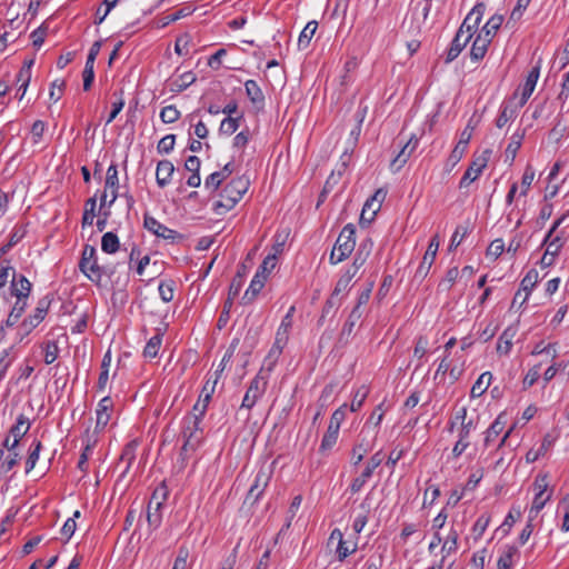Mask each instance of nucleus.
Segmentation results:
<instances>
[{"mask_svg": "<svg viewBox=\"0 0 569 569\" xmlns=\"http://www.w3.org/2000/svg\"><path fill=\"white\" fill-rule=\"evenodd\" d=\"M249 186V178L244 176L237 177L228 182L220 193L221 199L214 203V212L217 214H223L231 210L248 191Z\"/></svg>", "mask_w": 569, "mask_h": 569, "instance_id": "nucleus-1", "label": "nucleus"}, {"mask_svg": "<svg viewBox=\"0 0 569 569\" xmlns=\"http://www.w3.org/2000/svg\"><path fill=\"white\" fill-rule=\"evenodd\" d=\"M355 234L356 228L352 223H348L342 228L330 253V262L332 264L343 261L355 250Z\"/></svg>", "mask_w": 569, "mask_h": 569, "instance_id": "nucleus-2", "label": "nucleus"}, {"mask_svg": "<svg viewBox=\"0 0 569 569\" xmlns=\"http://www.w3.org/2000/svg\"><path fill=\"white\" fill-rule=\"evenodd\" d=\"M96 253L97 251L93 246L86 244L82 250L79 268L92 282L99 283L106 271L103 267L98 264Z\"/></svg>", "mask_w": 569, "mask_h": 569, "instance_id": "nucleus-3", "label": "nucleus"}, {"mask_svg": "<svg viewBox=\"0 0 569 569\" xmlns=\"http://www.w3.org/2000/svg\"><path fill=\"white\" fill-rule=\"evenodd\" d=\"M346 408L347 405H343L332 413L328 429L321 440L319 448L320 452H326L336 445L339 436L340 425L346 418Z\"/></svg>", "mask_w": 569, "mask_h": 569, "instance_id": "nucleus-4", "label": "nucleus"}, {"mask_svg": "<svg viewBox=\"0 0 569 569\" xmlns=\"http://www.w3.org/2000/svg\"><path fill=\"white\" fill-rule=\"evenodd\" d=\"M267 385L268 376H264L261 371L258 372L257 376L251 380L249 388L244 393L241 408H246L248 410L252 409L257 401L266 392Z\"/></svg>", "mask_w": 569, "mask_h": 569, "instance_id": "nucleus-5", "label": "nucleus"}, {"mask_svg": "<svg viewBox=\"0 0 569 569\" xmlns=\"http://www.w3.org/2000/svg\"><path fill=\"white\" fill-rule=\"evenodd\" d=\"M143 227L152 234L157 236L158 238L168 240L171 243H174L183 239L182 234L162 224L156 218L148 213H146L143 217Z\"/></svg>", "mask_w": 569, "mask_h": 569, "instance_id": "nucleus-6", "label": "nucleus"}, {"mask_svg": "<svg viewBox=\"0 0 569 569\" xmlns=\"http://www.w3.org/2000/svg\"><path fill=\"white\" fill-rule=\"evenodd\" d=\"M386 196L387 191L383 189H378L373 196L365 202L360 214V226H368L373 221L377 212L381 208V203L386 199Z\"/></svg>", "mask_w": 569, "mask_h": 569, "instance_id": "nucleus-7", "label": "nucleus"}, {"mask_svg": "<svg viewBox=\"0 0 569 569\" xmlns=\"http://www.w3.org/2000/svg\"><path fill=\"white\" fill-rule=\"evenodd\" d=\"M491 151L485 150L483 153L479 157H477L471 164L466 170L465 174L462 176L459 188H467L471 182L478 179V177L481 174L482 170L487 167V163L489 161Z\"/></svg>", "mask_w": 569, "mask_h": 569, "instance_id": "nucleus-8", "label": "nucleus"}, {"mask_svg": "<svg viewBox=\"0 0 569 569\" xmlns=\"http://www.w3.org/2000/svg\"><path fill=\"white\" fill-rule=\"evenodd\" d=\"M50 303L51 299L49 296H46L38 301L34 313L26 318L21 323V329L24 331V335H29L44 319Z\"/></svg>", "mask_w": 569, "mask_h": 569, "instance_id": "nucleus-9", "label": "nucleus"}, {"mask_svg": "<svg viewBox=\"0 0 569 569\" xmlns=\"http://www.w3.org/2000/svg\"><path fill=\"white\" fill-rule=\"evenodd\" d=\"M439 237L438 234L433 236L429 242V246L425 252L422 261L420 262L415 277L425 279L430 271L431 266L435 262L438 249H439Z\"/></svg>", "mask_w": 569, "mask_h": 569, "instance_id": "nucleus-10", "label": "nucleus"}, {"mask_svg": "<svg viewBox=\"0 0 569 569\" xmlns=\"http://www.w3.org/2000/svg\"><path fill=\"white\" fill-rule=\"evenodd\" d=\"M567 218V214L561 216L558 218L548 233L546 234L542 244H547V254H550L552 257H556L559 252V250L563 246V241L560 234H557L553 237L555 231L558 229V227L565 221Z\"/></svg>", "mask_w": 569, "mask_h": 569, "instance_id": "nucleus-11", "label": "nucleus"}, {"mask_svg": "<svg viewBox=\"0 0 569 569\" xmlns=\"http://www.w3.org/2000/svg\"><path fill=\"white\" fill-rule=\"evenodd\" d=\"M471 38L472 37L470 36V33L465 32V29H458L455 38L451 41L449 49L447 50L445 62L450 63L456 58H458V56L466 48Z\"/></svg>", "mask_w": 569, "mask_h": 569, "instance_id": "nucleus-12", "label": "nucleus"}, {"mask_svg": "<svg viewBox=\"0 0 569 569\" xmlns=\"http://www.w3.org/2000/svg\"><path fill=\"white\" fill-rule=\"evenodd\" d=\"M485 11L486 4L483 2H478L467 14L459 29H465V32L470 33L472 37L481 22Z\"/></svg>", "mask_w": 569, "mask_h": 569, "instance_id": "nucleus-13", "label": "nucleus"}, {"mask_svg": "<svg viewBox=\"0 0 569 569\" xmlns=\"http://www.w3.org/2000/svg\"><path fill=\"white\" fill-rule=\"evenodd\" d=\"M269 479H270V475L268 472H266L264 470L260 469L257 472V475L254 477V481L248 491V495L246 497V502L250 501L251 503H256L259 500L260 496L263 493Z\"/></svg>", "mask_w": 569, "mask_h": 569, "instance_id": "nucleus-14", "label": "nucleus"}, {"mask_svg": "<svg viewBox=\"0 0 569 569\" xmlns=\"http://www.w3.org/2000/svg\"><path fill=\"white\" fill-rule=\"evenodd\" d=\"M31 282L23 274L17 276L16 272H13L10 291L11 295L17 298V300L27 302L31 292Z\"/></svg>", "mask_w": 569, "mask_h": 569, "instance_id": "nucleus-15", "label": "nucleus"}, {"mask_svg": "<svg viewBox=\"0 0 569 569\" xmlns=\"http://www.w3.org/2000/svg\"><path fill=\"white\" fill-rule=\"evenodd\" d=\"M418 144V140L415 139L413 141V138H410L400 149V151L397 153V156L395 157V159L391 161L390 163V168L393 170V171H399L405 164L406 162L408 161V159L410 158L412 151L416 149Z\"/></svg>", "mask_w": 569, "mask_h": 569, "instance_id": "nucleus-16", "label": "nucleus"}, {"mask_svg": "<svg viewBox=\"0 0 569 569\" xmlns=\"http://www.w3.org/2000/svg\"><path fill=\"white\" fill-rule=\"evenodd\" d=\"M104 187H106V189L111 190V199L109 200V203H108V207L111 208V206L114 203V201L118 199V197H120L118 168H117V164H114V163H111L107 170Z\"/></svg>", "mask_w": 569, "mask_h": 569, "instance_id": "nucleus-17", "label": "nucleus"}, {"mask_svg": "<svg viewBox=\"0 0 569 569\" xmlns=\"http://www.w3.org/2000/svg\"><path fill=\"white\" fill-rule=\"evenodd\" d=\"M473 128L468 124L461 132L460 139L449 156V160L456 164L462 158L467 146L471 139Z\"/></svg>", "mask_w": 569, "mask_h": 569, "instance_id": "nucleus-18", "label": "nucleus"}, {"mask_svg": "<svg viewBox=\"0 0 569 569\" xmlns=\"http://www.w3.org/2000/svg\"><path fill=\"white\" fill-rule=\"evenodd\" d=\"M113 402L110 397L102 398L97 408V422L96 430H102L110 420V411L112 410Z\"/></svg>", "mask_w": 569, "mask_h": 569, "instance_id": "nucleus-19", "label": "nucleus"}, {"mask_svg": "<svg viewBox=\"0 0 569 569\" xmlns=\"http://www.w3.org/2000/svg\"><path fill=\"white\" fill-rule=\"evenodd\" d=\"M539 73H540V68L537 66V67H533L528 76H527V79H526V82L522 87V90H521V98H520V101H519V107H523L526 104V102L528 101V99L530 98V96L532 94L535 88H536V84H537V81H538V78H539Z\"/></svg>", "mask_w": 569, "mask_h": 569, "instance_id": "nucleus-20", "label": "nucleus"}, {"mask_svg": "<svg viewBox=\"0 0 569 569\" xmlns=\"http://www.w3.org/2000/svg\"><path fill=\"white\" fill-rule=\"evenodd\" d=\"M182 438H183V445L180 450V457H181V460L184 462L188 458V453L190 451L193 452L199 448V446L201 445V442L203 440V435H202V432H199V433L188 432V433H186V436H182Z\"/></svg>", "mask_w": 569, "mask_h": 569, "instance_id": "nucleus-21", "label": "nucleus"}, {"mask_svg": "<svg viewBox=\"0 0 569 569\" xmlns=\"http://www.w3.org/2000/svg\"><path fill=\"white\" fill-rule=\"evenodd\" d=\"M174 172V166L169 160H161L157 164L156 180L159 187H166Z\"/></svg>", "mask_w": 569, "mask_h": 569, "instance_id": "nucleus-22", "label": "nucleus"}, {"mask_svg": "<svg viewBox=\"0 0 569 569\" xmlns=\"http://www.w3.org/2000/svg\"><path fill=\"white\" fill-rule=\"evenodd\" d=\"M491 43L489 38L477 34L470 49V58L475 62L482 60L488 51V47Z\"/></svg>", "mask_w": 569, "mask_h": 569, "instance_id": "nucleus-23", "label": "nucleus"}, {"mask_svg": "<svg viewBox=\"0 0 569 569\" xmlns=\"http://www.w3.org/2000/svg\"><path fill=\"white\" fill-rule=\"evenodd\" d=\"M246 93L249 100L257 107L262 108L264 106V94L261 88L254 80H247L244 82Z\"/></svg>", "mask_w": 569, "mask_h": 569, "instance_id": "nucleus-24", "label": "nucleus"}, {"mask_svg": "<svg viewBox=\"0 0 569 569\" xmlns=\"http://www.w3.org/2000/svg\"><path fill=\"white\" fill-rule=\"evenodd\" d=\"M264 281H266V276L260 277V273L254 274L253 279L250 282L249 288L247 289V291L244 292V295L241 299L243 305H249L254 300L257 295L263 288Z\"/></svg>", "mask_w": 569, "mask_h": 569, "instance_id": "nucleus-25", "label": "nucleus"}, {"mask_svg": "<svg viewBox=\"0 0 569 569\" xmlns=\"http://www.w3.org/2000/svg\"><path fill=\"white\" fill-rule=\"evenodd\" d=\"M517 335V328L516 327H508L503 330L501 336L499 337L498 343H497V351L501 355H508L512 348V340Z\"/></svg>", "mask_w": 569, "mask_h": 569, "instance_id": "nucleus-26", "label": "nucleus"}, {"mask_svg": "<svg viewBox=\"0 0 569 569\" xmlns=\"http://www.w3.org/2000/svg\"><path fill=\"white\" fill-rule=\"evenodd\" d=\"M538 278H539L538 271L536 269H530L526 273L523 279L521 280L519 290L526 291V295L520 301V307H522L526 303V301L528 300V297H529L531 290L536 287L537 282H538Z\"/></svg>", "mask_w": 569, "mask_h": 569, "instance_id": "nucleus-27", "label": "nucleus"}, {"mask_svg": "<svg viewBox=\"0 0 569 569\" xmlns=\"http://www.w3.org/2000/svg\"><path fill=\"white\" fill-rule=\"evenodd\" d=\"M518 107L519 106H513L511 102L502 103L500 113L496 120V126L502 128L509 121L513 120L518 114Z\"/></svg>", "mask_w": 569, "mask_h": 569, "instance_id": "nucleus-28", "label": "nucleus"}, {"mask_svg": "<svg viewBox=\"0 0 569 569\" xmlns=\"http://www.w3.org/2000/svg\"><path fill=\"white\" fill-rule=\"evenodd\" d=\"M137 447V440H131L123 447L121 456L119 458V462L126 463L122 475H126L129 471L132 462L134 461Z\"/></svg>", "mask_w": 569, "mask_h": 569, "instance_id": "nucleus-29", "label": "nucleus"}, {"mask_svg": "<svg viewBox=\"0 0 569 569\" xmlns=\"http://www.w3.org/2000/svg\"><path fill=\"white\" fill-rule=\"evenodd\" d=\"M503 22V16L501 14H493L487 23L482 27L479 34L482 37L489 38L490 41H492L493 37L496 36L497 31L500 29L501 24Z\"/></svg>", "mask_w": 569, "mask_h": 569, "instance_id": "nucleus-30", "label": "nucleus"}, {"mask_svg": "<svg viewBox=\"0 0 569 569\" xmlns=\"http://www.w3.org/2000/svg\"><path fill=\"white\" fill-rule=\"evenodd\" d=\"M29 429H30L29 419L26 416L20 415L17 418L16 423L10 428L8 436H10V437L12 436L13 439H18V441H20L27 435Z\"/></svg>", "mask_w": 569, "mask_h": 569, "instance_id": "nucleus-31", "label": "nucleus"}, {"mask_svg": "<svg viewBox=\"0 0 569 569\" xmlns=\"http://www.w3.org/2000/svg\"><path fill=\"white\" fill-rule=\"evenodd\" d=\"M515 557H520V551L516 546H506L498 559V568L511 569Z\"/></svg>", "mask_w": 569, "mask_h": 569, "instance_id": "nucleus-32", "label": "nucleus"}, {"mask_svg": "<svg viewBox=\"0 0 569 569\" xmlns=\"http://www.w3.org/2000/svg\"><path fill=\"white\" fill-rule=\"evenodd\" d=\"M34 64V59L26 60L17 74V82H20L19 90L23 89L26 93L27 88L31 80V69Z\"/></svg>", "mask_w": 569, "mask_h": 569, "instance_id": "nucleus-33", "label": "nucleus"}, {"mask_svg": "<svg viewBox=\"0 0 569 569\" xmlns=\"http://www.w3.org/2000/svg\"><path fill=\"white\" fill-rule=\"evenodd\" d=\"M491 379H492L491 372L486 371V372L481 373L480 377L477 379V381L473 383V386L471 388V391H470L471 397L478 398V397L482 396L487 391L488 387L490 386Z\"/></svg>", "mask_w": 569, "mask_h": 569, "instance_id": "nucleus-34", "label": "nucleus"}, {"mask_svg": "<svg viewBox=\"0 0 569 569\" xmlns=\"http://www.w3.org/2000/svg\"><path fill=\"white\" fill-rule=\"evenodd\" d=\"M525 134H526V130H522L521 132L517 131L511 136L510 142L506 148V159L507 160L509 159L511 162L515 160L517 152L521 147Z\"/></svg>", "mask_w": 569, "mask_h": 569, "instance_id": "nucleus-35", "label": "nucleus"}, {"mask_svg": "<svg viewBox=\"0 0 569 569\" xmlns=\"http://www.w3.org/2000/svg\"><path fill=\"white\" fill-rule=\"evenodd\" d=\"M317 29H318L317 21H309L306 24V27L301 31L299 39H298V47L300 50H305L309 47L310 41H311L312 37L315 36Z\"/></svg>", "mask_w": 569, "mask_h": 569, "instance_id": "nucleus-36", "label": "nucleus"}, {"mask_svg": "<svg viewBox=\"0 0 569 569\" xmlns=\"http://www.w3.org/2000/svg\"><path fill=\"white\" fill-rule=\"evenodd\" d=\"M162 336L163 332H161L160 329H158L157 335L151 337L149 341L147 342L144 349H143V356L147 358H154L158 356L160 346L162 343Z\"/></svg>", "mask_w": 569, "mask_h": 569, "instance_id": "nucleus-37", "label": "nucleus"}, {"mask_svg": "<svg viewBox=\"0 0 569 569\" xmlns=\"http://www.w3.org/2000/svg\"><path fill=\"white\" fill-rule=\"evenodd\" d=\"M169 496V490L164 481H162L152 492L148 505H157V508H162Z\"/></svg>", "mask_w": 569, "mask_h": 569, "instance_id": "nucleus-38", "label": "nucleus"}, {"mask_svg": "<svg viewBox=\"0 0 569 569\" xmlns=\"http://www.w3.org/2000/svg\"><path fill=\"white\" fill-rule=\"evenodd\" d=\"M120 242L116 233L109 231L106 232L101 238V249L106 253H114L119 250Z\"/></svg>", "mask_w": 569, "mask_h": 569, "instance_id": "nucleus-39", "label": "nucleus"}, {"mask_svg": "<svg viewBox=\"0 0 569 569\" xmlns=\"http://www.w3.org/2000/svg\"><path fill=\"white\" fill-rule=\"evenodd\" d=\"M502 416H499L488 428L485 438V446L489 447L496 438L502 432L505 428V421L501 420Z\"/></svg>", "mask_w": 569, "mask_h": 569, "instance_id": "nucleus-40", "label": "nucleus"}, {"mask_svg": "<svg viewBox=\"0 0 569 569\" xmlns=\"http://www.w3.org/2000/svg\"><path fill=\"white\" fill-rule=\"evenodd\" d=\"M197 77L192 71H187L182 73L179 79L174 80L172 83L171 91L173 92H181L186 90L189 86H191L193 82H196Z\"/></svg>", "mask_w": 569, "mask_h": 569, "instance_id": "nucleus-41", "label": "nucleus"}, {"mask_svg": "<svg viewBox=\"0 0 569 569\" xmlns=\"http://www.w3.org/2000/svg\"><path fill=\"white\" fill-rule=\"evenodd\" d=\"M162 508H157V505H148L147 507V521L151 530H156L160 527L162 521Z\"/></svg>", "mask_w": 569, "mask_h": 569, "instance_id": "nucleus-42", "label": "nucleus"}, {"mask_svg": "<svg viewBox=\"0 0 569 569\" xmlns=\"http://www.w3.org/2000/svg\"><path fill=\"white\" fill-rule=\"evenodd\" d=\"M372 475L373 472L365 467L363 471L358 477H356L349 486L348 490L351 492V495L361 491L367 481L372 477Z\"/></svg>", "mask_w": 569, "mask_h": 569, "instance_id": "nucleus-43", "label": "nucleus"}, {"mask_svg": "<svg viewBox=\"0 0 569 569\" xmlns=\"http://www.w3.org/2000/svg\"><path fill=\"white\" fill-rule=\"evenodd\" d=\"M27 306H28V303L26 301L16 300L7 320L4 321V326L13 327L18 322V320L22 316V313L24 312Z\"/></svg>", "mask_w": 569, "mask_h": 569, "instance_id": "nucleus-44", "label": "nucleus"}, {"mask_svg": "<svg viewBox=\"0 0 569 569\" xmlns=\"http://www.w3.org/2000/svg\"><path fill=\"white\" fill-rule=\"evenodd\" d=\"M243 118V113H240L238 117H227L224 118L221 123L219 131L222 134L230 136L233 132L237 131L239 128V121Z\"/></svg>", "mask_w": 569, "mask_h": 569, "instance_id": "nucleus-45", "label": "nucleus"}, {"mask_svg": "<svg viewBox=\"0 0 569 569\" xmlns=\"http://www.w3.org/2000/svg\"><path fill=\"white\" fill-rule=\"evenodd\" d=\"M201 422H202V419H199L197 417H192V416L188 415L187 417L183 418V427H182L181 435L186 436V433H188V432H192V433L202 432Z\"/></svg>", "mask_w": 569, "mask_h": 569, "instance_id": "nucleus-46", "label": "nucleus"}, {"mask_svg": "<svg viewBox=\"0 0 569 569\" xmlns=\"http://www.w3.org/2000/svg\"><path fill=\"white\" fill-rule=\"evenodd\" d=\"M201 422H202V419H199L197 417H192V416L188 415L187 417L183 418V427H182L181 435L186 436V433H188V432H192V433L202 432Z\"/></svg>", "mask_w": 569, "mask_h": 569, "instance_id": "nucleus-47", "label": "nucleus"}, {"mask_svg": "<svg viewBox=\"0 0 569 569\" xmlns=\"http://www.w3.org/2000/svg\"><path fill=\"white\" fill-rule=\"evenodd\" d=\"M97 200L96 197L89 198L84 203L82 216V227L91 226L96 216Z\"/></svg>", "mask_w": 569, "mask_h": 569, "instance_id": "nucleus-48", "label": "nucleus"}, {"mask_svg": "<svg viewBox=\"0 0 569 569\" xmlns=\"http://www.w3.org/2000/svg\"><path fill=\"white\" fill-rule=\"evenodd\" d=\"M124 91L123 89H119L118 91L113 92V97L117 98L114 102H112V110L107 119V124L111 123L116 117L120 113L124 106Z\"/></svg>", "mask_w": 569, "mask_h": 569, "instance_id": "nucleus-49", "label": "nucleus"}, {"mask_svg": "<svg viewBox=\"0 0 569 569\" xmlns=\"http://www.w3.org/2000/svg\"><path fill=\"white\" fill-rule=\"evenodd\" d=\"M292 322L287 321V319H282L281 323L277 330L276 338H277V346L280 345H287L289 340V335L292 328Z\"/></svg>", "mask_w": 569, "mask_h": 569, "instance_id": "nucleus-50", "label": "nucleus"}, {"mask_svg": "<svg viewBox=\"0 0 569 569\" xmlns=\"http://www.w3.org/2000/svg\"><path fill=\"white\" fill-rule=\"evenodd\" d=\"M176 283L173 280L161 281L158 290L162 301L170 302L173 299Z\"/></svg>", "mask_w": 569, "mask_h": 569, "instance_id": "nucleus-51", "label": "nucleus"}, {"mask_svg": "<svg viewBox=\"0 0 569 569\" xmlns=\"http://www.w3.org/2000/svg\"><path fill=\"white\" fill-rule=\"evenodd\" d=\"M361 316H362L361 310H359L358 307H355L351 310L346 323L342 327L341 335L350 336L353 330V327L356 326V322L361 318Z\"/></svg>", "mask_w": 569, "mask_h": 569, "instance_id": "nucleus-52", "label": "nucleus"}, {"mask_svg": "<svg viewBox=\"0 0 569 569\" xmlns=\"http://www.w3.org/2000/svg\"><path fill=\"white\" fill-rule=\"evenodd\" d=\"M191 11L188 8H181L172 14L160 18L157 22L158 28H164L171 22H174L181 18L189 16Z\"/></svg>", "mask_w": 569, "mask_h": 569, "instance_id": "nucleus-53", "label": "nucleus"}, {"mask_svg": "<svg viewBox=\"0 0 569 569\" xmlns=\"http://www.w3.org/2000/svg\"><path fill=\"white\" fill-rule=\"evenodd\" d=\"M181 113L176 106H167L160 111V119L163 123H173L179 120Z\"/></svg>", "mask_w": 569, "mask_h": 569, "instance_id": "nucleus-54", "label": "nucleus"}, {"mask_svg": "<svg viewBox=\"0 0 569 569\" xmlns=\"http://www.w3.org/2000/svg\"><path fill=\"white\" fill-rule=\"evenodd\" d=\"M370 450V443H365L363 440L357 442L352 448L353 466H358L362 461L365 455Z\"/></svg>", "mask_w": 569, "mask_h": 569, "instance_id": "nucleus-55", "label": "nucleus"}, {"mask_svg": "<svg viewBox=\"0 0 569 569\" xmlns=\"http://www.w3.org/2000/svg\"><path fill=\"white\" fill-rule=\"evenodd\" d=\"M242 286H243L242 273L240 271H237L236 276L232 278L231 283L229 286L227 299H231V301H233V299L239 295Z\"/></svg>", "mask_w": 569, "mask_h": 569, "instance_id": "nucleus-56", "label": "nucleus"}, {"mask_svg": "<svg viewBox=\"0 0 569 569\" xmlns=\"http://www.w3.org/2000/svg\"><path fill=\"white\" fill-rule=\"evenodd\" d=\"M176 142V136L174 134H167L164 136L157 146L159 153H169L173 150Z\"/></svg>", "mask_w": 569, "mask_h": 569, "instance_id": "nucleus-57", "label": "nucleus"}, {"mask_svg": "<svg viewBox=\"0 0 569 569\" xmlns=\"http://www.w3.org/2000/svg\"><path fill=\"white\" fill-rule=\"evenodd\" d=\"M367 396H368L367 388L366 387L359 388L353 396V399L350 405V410L358 411L362 407Z\"/></svg>", "mask_w": 569, "mask_h": 569, "instance_id": "nucleus-58", "label": "nucleus"}, {"mask_svg": "<svg viewBox=\"0 0 569 569\" xmlns=\"http://www.w3.org/2000/svg\"><path fill=\"white\" fill-rule=\"evenodd\" d=\"M468 232L469 229L467 226H458L451 237L449 249L452 250L457 248L461 243L462 239L468 234Z\"/></svg>", "mask_w": 569, "mask_h": 569, "instance_id": "nucleus-59", "label": "nucleus"}, {"mask_svg": "<svg viewBox=\"0 0 569 569\" xmlns=\"http://www.w3.org/2000/svg\"><path fill=\"white\" fill-rule=\"evenodd\" d=\"M458 532L451 529L446 542L442 546V552H446L447 555L455 552L458 547Z\"/></svg>", "mask_w": 569, "mask_h": 569, "instance_id": "nucleus-60", "label": "nucleus"}, {"mask_svg": "<svg viewBox=\"0 0 569 569\" xmlns=\"http://www.w3.org/2000/svg\"><path fill=\"white\" fill-rule=\"evenodd\" d=\"M353 274H343L339 278L336 283V287L331 293L333 298H337L341 292L348 290L350 281L352 280Z\"/></svg>", "mask_w": 569, "mask_h": 569, "instance_id": "nucleus-61", "label": "nucleus"}, {"mask_svg": "<svg viewBox=\"0 0 569 569\" xmlns=\"http://www.w3.org/2000/svg\"><path fill=\"white\" fill-rule=\"evenodd\" d=\"M19 460L20 456L18 452H9L1 463V471L4 473L9 472L19 463Z\"/></svg>", "mask_w": 569, "mask_h": 569, "instance_id": "nucleus-62", "label": "nucleus"}, {"mask_svg": "<svg viewBox=\"0 0 569 569\" xmlns=\"http://www.w3.org/2000/svg\"><path fill=\"white\" fill-rule=\"evenodd\" d=\"M58 346L54 341H48L44 347V362L51 365L58 358Z\"/></svg>", "mask_w": 569, "mask_h": 569, "instance_id": "nucleus-63", "label": "nucleus"}, {"mask_svg": "<svg viewBox=\"0 0 569 569\" xmlns=\"http://www.w3.org/2000/svg\"><path fill=\"white\" fill-rule=\"evenodd\" d=\"M540 377V365L533 366L523 378V388H530Z\"/></svg>", "mask_w": 569, "mask_h": 569, "instance_id": "nucleus-64", "label": "nucleus"}]
</instances>
